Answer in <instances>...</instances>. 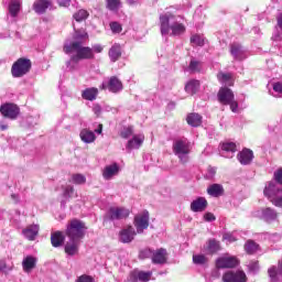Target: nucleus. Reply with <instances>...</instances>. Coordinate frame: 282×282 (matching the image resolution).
Listing matches in <instances>:
<instances>
[{"label": "nucleus", "instance_id": "f257e3e1", "mask_svg": "<svg viewBox=\"0 0 282 282\" xmlns=\"http://www.w3.org/2000/svg\"><path fill=\"white\" fill-rule=\"evenodd\" d=\"M73 39V42L63 46L64 54H73L66 63L69 72H74L76 69L74 65H78L80 61H94L96 54H102L105 50L100 44H96L93 47L85 46V43L89 41V33H87L86 29H75Z\"/></svg>", "mask_w": 282, "mask_h": 282}, {"label": "nucleus", "instance_id": "f03ea898", "mask_svg": "<svg viewBox=\"0 0 282 282\" xmlns=\"http://www.w3.org/2000/svg\"><path fill=\"white\" fill-rule=\"evenodd\" d=\"M87 224L78 218H72L66 224L65 235L69 239L66 242L64 250L69 257L78 254V248L80 247V241L85 239L87 235Z\"/></svg>", "mask_w": 282, "mask_h": 282}, {"label": "nucleus", "instance_id": "7ed1b4c3", "mask_svg": "<svg viewBox=\"0 0 282 282\" xmlns=\"http://www.w3.org/2000/svg\"><path fill=\"white\" fill-rule=\"evenodd\" d=\"M170 15H160L162 36H167V34H171V36H182V34L186 33V26L183 23L176 21L170 24Z\"/></svg>", "mask_w": 282, "mask_h": 282}, {"label": "nucleus", "instance_id": "20e7f679", "mask_svg": "<svg viewBox=\"0 0 282 282\" xmlns=\"http://www.w3.org/2000/svg\"><path fill=\"white\" fill-rule=\"evenodd\" d=\"M217 99L220 105L229 106L234 113L239 111V102L235 100V93L228 86H223L217 93Z\"/></svg>", "mask_w": 282, "mask_h": 282}, {"label": "nucleus", "instance_id": "39448f33", "mask_svg": "<svg viewBox=\"0 0 282 282\" xmlns=\"http://www.w3.org/2000/svg\"><path fill=\"white\" fill-rule=\"evenodd\" d=\"M173 153L178 155L180 162L186 164L188 162V154L191 153V141L187 138L176 139L173 142Z\"/></svg>", "mask_w": 282, "mask_h": 282}, {"label": "nucleus", "instance_id": "423d86ee", "mask_svg": "<svg viewBox=\"0 0 282 282\" xmlns=\"http://www.w3.org/2000/svg\"><path fill=\"white\" fill-rule=\"evenodd\" d=\"M263 193L273 206L282 208V188H279L273 182H269L265 185Z\"/></svg>", "mask_w": 282, "mask_h": 282}, {"label": "nucleus", "instance_id": "0eeeda50", "mask_svg": "<svg viewBox=\"0 0 282 282\" xmlns=\"http://www.w3.org/2000/svg\"><path fill=\"white\" fill-rule=\"evenodd\" d=\"M30 69H32V61H30V58L20 57L13 63L11 74L13 78H23Z\"/></svg>", "mask_w": 282, "mask_h": 282}, {"label": "nucleus", "instance_id": "6e6552de", "mask_svg": "<svg viewBox=\"0 0 282 282\" xmlns=\"http://www.w3.org/2000/svg\"><path fill=\"white\" fill-rule=\"evenodd\" d=\"M131 215V212L122 206H111L106 212V219L110 221H120L122 219H127Z\"/></svg>", "mask_w": 282, "mask_h": 282}, {"label": "nucleus", "instance_id": "1a4fd4ad", "mask_svg": "<svg viewBox=\"0 0 282 282\" xmlns=\"http://www.w3.org/2000/svg\"><path fill=\"white\" fill-rule=\"evenodd\" d=\"M240 261L236 256H230L225 253L223 257L216 259V268L217 270H230L232 268H237Z\"/></svg>", "mask_w": 282, "mask_h": 282}, {"label": "nucleus", "instance_id": "9d476101", "mask_svg": "<svg viewBox=\"0 0 282 282\" xmlns=\"http://www.w3.org/2000/svg\"><path fill=\"white\" fill-rule=\"evenodd\" d=\"M149 210L144 209L134 216L133 226L137 229L138 235H142L147 228H149Z\"/></svg>", "mask_w": 282, "mask_h": 282}, {"label": "nucleus", "instance_id": "9b49d317", "mask_svg": "<svg viewBox=\"0 0 282 282\" xmlns=\"http://www.w3.org/2000/svg\"><path fill=\"white\" fill-rule=\"evenodd\" d=\"M100 89H108L111 94H118L123 89L122 80L117 76H111L100 85Z\"/></svg>", "mask_w": 282, "mask_h": 282}, {"label": "nucleus", "instance_id": "f8f14e48", "mask_svg": "<svg viewBox=\"0 0 282 282\" xmlns=\"http://www.w3.org/2000/svg\"><path fill=\"white\" fill-rule=\"evenodd\" d=\"M0 113L9 120H17L21 113V108L17 104L7 102L0 106Z\"/></svg>", "mask_w": 282, "mask_h": 282}, {"label": "nucleus", "instance_id": "ddd939ff", "mask_svg": "<svg viewBox=\"0 0 282 282\" xmlns=\"http://www.w3.org/2000/svg\"><path fill=\"white\" fill-rule=\"evenodd\" d=\"M229 52L235 61H246L248 58V53L239 42L230 43Z\"/></svg>", "mask_w": 282, "mask_h": 282}, {"label": "nucleus", "instance_id": "4468645a", "mask_svg": "<svg viewBox=\"0 0 282 282\" xmlns=\"http://www.w3.org/2000/svg\"><path fill=\"white\" fill-rule=\"evenodd\" d=\"M224 282H247L248 278L243 271H227L223 275Z\"/></svg>", "mask_w": 282, "mask_h": 282}, {"label": "nucleus", "instance_id": "2eb2a0df", "mask_svg": "<svg viewBox=\"0 0 282 282\" xmlns=\"http://www.w3.org/2000/svg\"><path fill=\"white\" fill-rule=\"evenodd\" d=\"M204 252L210 257L217 254V252H221V242L215 238L208 239L204 246Z\"/></svg>", "mask_w": 282, "mask_h": 282}, {"label": "nucleus", "instance_id": "dca6fc26", "mask_svg": "<svg viewBox=\"0 0 282 282\" xmlns=\"http://www.w3.org/2000/svg\"><path fill=\"white\" fill-rule=\"evenodd\" d=\"M237 160L243 166H248V164H252V160H254V153L252 150L245 148L237 154Z\"/></svg>", "mask_w": 282, "mask_h": 282}, {"label": "nucleus", "instance_id": "f3484780", "mask_svg": "<svg viewBox=\"0 0 282 282\" xmlns=\"http://www.w3.org/2000/svg\"><path fill=\"white\" fill-rule=\"evenodd\" d=\"M135 229H133V226H128L123 228L119 234V239L122 243H131L133 239H135Z\"/></svg>", "mask_w": 282, "mask_h": 282}, {"label": "nucleus", "instance_id": "a211bd4d", "mask_svg": "<svg viewBox=\"0 0 282 282\" xmlns=\"http://www.w3.org/2000/svg\"><path fill=\"white\" fill-rule=\"evenodd\" d=\"M144 144V134H133L130 140H128L126 144V149L129 153L133 151V149H140Z\"/></svg>", "mask_w": 282, "mask_h": 282}, {"label": "nucleus", "instance_id": "6ab92c4d", "mask_svg": "<svg viewBox=\"0 0 282 282\" xmlns=\"http://www.w3.org/2000/svg\"><path fill=\"white\" fill-rule=\"evenodd\" d=\"M167 257L169 253L166 252V249H156L152 253V263H154L155 265H164V263H166Z\"/></svg>", "mask_w": 282, "mask_h": 282}, {"label": "nucleus", "instance_id": "aec40b11", "mask_svg": "<svg viewBox=\"0 0 282 282\" xmlns=\"http://www.w3.org/2000/svg\"><path fill=\"white\" fill-rule=\"evenodd\" d=\"M151 276H153V272L151 271H139V270H134L130 273V281L132 282H149L151 281Z\"/></svg>", "mask_w": 282, "mask_h": 282}, {"label": "nucleus", "instance_id": "412c9836", "mask_svg": "<svg viewBox=\"0 0 282 282\" xmlns=\"http://www.w3.org/2000/svg\"><path fill=\"white\" fill-rule=\"evenodd\" d=\"M118 173H120V165L118 163H112L104 167L102 177L104 180H113Z\"/></svg>", "mask_w": 282, "mask_h": 282}, {"label": "nucleus", "instance_id": "4be33fe9", "mask_svg": "<svg viewBox=\"0 0 282 282\" xmlns=\"http://www.w3.org/2000/svg\"><path fill=\"white\" fill-rule=\"evenodd\" d=\"M217 79L221 83V85L226 86V87H235V73H224V72H219L217 74Z\"/></svg>", "mask_w": 282, "mask_h": 282}, {"label": "nucleus", "instance_id": "5701e85b", "mask_svg": "<svg viewBox=\"0 0 282 282\" xmlns=\"http://www.w3.org/2000/svg\"><path fill=\"white\" fill-rule=\"evenodd\" d=\"M48 8H52V0H35L33 2V10L36 14H45Z\"/></svg>", "mask_w": 282, "mask_h": 282}, {"label": "nucleus", "instance_id": "b1692460", "mask_svg": "<svg viewBox=\"0 0 282 282\" xmlns=\"http://www.w3.org/2000/svg\"><path fill=\"white\" fill-rule=\"evenodd\" d=\"M208 208V200L205 197H197L191 203V210L193 213H204Z\"/></svg>", "mask_w": 282, "mask_h": 282}, {"label": "nucleus", "instance_id": "393cba45", "mask_svg": "<svg viewBox=\"0 0 282 282\" xmlns=\"http://www.w3.org/2000/svg\"><path fill=\"white\" fill-rule=\"evenodd\" d=\"M65 231H61V230H57V231H53L51 234V243L53 246V248H61L63 246H65Z\"/></svg>", "mask_w": 282, "mask_h": 282}, {"label": "nucleus", "instance_id": "a878e982", "mask_svg": "<svg viewBox=\"0 0 282 282\" xmlns=\"http://www.w3.org/2000/svg\"><path fill=\"white\" fill-rule=\"evenodd\" d=\"M37 261L39 259H36V257L26 256L22 261L23 272H26V274H30V272H32V270L36 268Z\"/></svg>", "mask_w": 282, "mask_h": 282}, {"label": "nucleus", "instance_id": "bb28decb", "mask_svg": "<svg viewBox=\"0 0 282 282\" xmlns=\"http://www.w3.org/2000/svg\"><path fill=\"white\" fill-rule=\"evenodd\" d=\"M39 225H29L22 230V235H24L29 241H34L36 237H39Z\"/></svg>", "mask_w": 282, "mask_h": 282}, {"label": "nucleus", "instance_id": "cd10ccee", "mask_svg": "<svg viewBox=\"0 0 282 282\" xmlns=\"http://www.w3.org/2000/svg\"><path fill=\"white\" fill-rule=\"evenodd\" d=\"M199 87H202V83L199 79H189L185 84V91L186 94H189V96H195L199 91Z\"/></svg>", "mask_w": 282, "mask_h": 282}, {"label": "nucleus", "instance_id": "c85d7f7f", "mask_svg": "<svg viewBox=\"0 0 282 282\" xmlns=\"http://www.w3.org/2000/svg\"><path fill=\"white\" fill-rule=\"evenodd\" d=\"M226 191L224 189V185L214 183L207 187V194L210 197H224Z\"/></svg>", "mask_w": 282, "mask_h": 282}, {"label": "nucleus", "instance_id": "c756f323", "mask_svg": "<svg viewBox=\"0 0 282 282\" xmlns=\"http://www.w3.org/2000/svg\"><path fill=\"white\" fill-rule=\"evenodd\" d=\"M8 12L12 19H17L21 12V0H10Z\"/></svg>", "mask_w": 282, "mask_h": 282}, {"label": "nucleus", "instance_id": "7c9ffc66", "mask_svg": "<svg viewBox=\"0 0 282 282\" xmlns=\"http://www.w3.org/2000/svg\"><path fill=\"white\" fill-rule=\"evenodd\" d=\"M186 122L189 127H202L203 117L197 112H189L186 116Z\"/></svg>", "mask_w": 282, "mask_h": 282}, {"label": "nucleus", "instance_id": "2f4dec72", "mask_svg": "<svg viewBox=\"0 0 282 282\" xmlns=\"http://www.w3.org/2000/svg\"><path fill=\"white\" fill-rule=\"evenodd\" d=\"M99 90L96 87H89L82 91V98L83 100H89L90 102H94L96 98H98Z\"/></svg>", "mask_w": 282, "mask_h": 282}, {"label": "nucleus", "instance_id": "473e14b6", "mask_svg": "<svg viewBox=\"0 0 282 282\" xmlns=\"http://www.w3.org/2000/svg\"><path fill=\"white\" fill-rule=\"evenodd\" d=\"M109 58L112 63H116V61H119L120 57L122 56V46L118 43L113 44L109 52Z\"/></svg>", "mask_w": 282, "mask_h": 282}, {"label": "nucleus", "instance_id": "72a5a7b5", "mask_svg": "<svg viewBox=\"0 0 282 282\" xmlns=\"http://www.w3.org/2000/svg\"><path fill=\"white\" fill-rule=\"evenodd\" d=\"M79 138L86 144H91V142H96V133L89 129H83L79 133Z\"/></svg>", "mask_w": 282, "mask_h": 282}, {"label": "nucleus", "instance_id": "f704fd0d", "mask_svg": "<svg viewBox=\"0 0 282 282\" xmlns=\"http://www.w3.org/2000/svg\"><path fill=\"white\" fill-rule=\"evenodd\" d=\"M276 217L278 215L274 209L270 207H265L261 209V218L264 219V221H274Z\"/></svg>", "mask_w": 282, "mask_h": 282}, {"label": "nucleus", "instance_id": "c9c22d12", "mask_svg": "<svg viewBox=\"0 0 282 282\" xmlns=\"http://www.w3.org/2000/svg\"><path fill=\"white\" fill-rule=\"evenodd\" d=\"M73 19L77 23H83V21H87L89 19V11H87V9H79L73 14Z\"/></svg>", "mask_w": 282, "mask_h": 282}, {"label": "nucleus", "instance_id": "e433bc0d", "mask_svg": "<svg viewBox=\"0 0 282 282\" xmlns=\"http://www.w3.org/2000/svg\"><path fill=\"white\" fill-rule=\"evenodd\" d=\"M188 69L192 72V74H199V72L204 69V62L192 58L188 65Z\"/></svg>", "mask_w": 282, "mask_h": 282}, {"label": "nucleus", "instance_id": "4c0bfd02", "mask_svg": "<svg viewBox=\"0 0 282 282\" xmlns=\"http://www.w3.org/2000/svg\"><path fill=\"white\" fill-rule=\"evenodd\" d=\"M133 126L129 124V126H123L120 131H119V135L120 138H122L123 140H129V138H132L133 135Z\"/></svg>", "mask_w": 282, "mask_h": 282}, {"label": "nucleus", "instance_id": "58836bf2", "mask_svg": "<svg viewBox=\"0 0 282 282\" xmlns=\"http://www.w3.org/2000/svg\"><path fill=\"white\" fill-rule=\"evenodd\" d=\"M106 8L110 10V12H118L122 8L121 0H107Z\"/></svg>", "mask_w": 282, "mask_h": 282}, {"label": "nucleus", "instance_id": "ea45409f", "mask_svg": "<svg viewBox=\"0 0 282 282\" xmlns=\"http://www.w3.org/2000/svg\"><path fill=\"white\" fill-rule=\"evenodd\" d=\"M245 250L247 254H256V252H259V243L254 242V240H248L245 243Z\"/></svg>", "mask_w": 282, "mask_h": 282}, {"label": "nucleus", "instance_id": "a19ab883", "mask_svg": "<svg viewBox=\"0 0 282 282\" xmlns=\"http://www.w3.org/2000/svg\"><path fill=\"white\" fill-rule=\"evenodd\" d=\"M221 151H226L227 153H236L237 152V143L235 142H223L220 143Z\"/></svg>", "mask_w": 282, "mask_h": 282}, {"label": "nucleus", "instance_id": "79ce46f5", "mask_svg": "<svg viewBox=\"0 0 282 282\" xmlns=\"http://www.w3.org/2000/svg\"><path fill=\"white\" fill-rule=\"evenodd\" d=\"M191 43L193 47H204V36L199 34H194L191 36Z\"/></svg>", "mask_w": 282, "mask_h": 282}, {"label": "nucleus", "instance_id": "37998d69", "mask_svg": "<svg viewBox=\"0 0 282 282\" xmlns=\"http://www.w3.org/2000/svg\"><path fill=\"white\" fill-rule=\"evenodd\" d=\"M139 259H153V250L151 248H144L139 252Z\"/></svg>", "mask_w": 282, "mask_h": 282}, {"label": "nucleus", "instance_id": "c03bdc74", "mask_svg": "<svg viewBox=\"0 0 282 282\" xmlns=\"http://www.w3.org/2000/svg\"><path fill=\"white\" fill-rule=\"evenodd\" d=\"M193 261L196 265H204V263H208V258L204 254H195L193 256Z\"/></svg>", "mask_w": 282, "mask_h": 282}, {"label": "nucleus", "instance_id": "a18cd8bd", "mask_svg": "<svg viewBox=\"0 0 282 282\" xmlns=\"http://www.w3.org/2000/svg\"><path fill=\"white\" fill-rule=\"evenodd\" d=\"M72 181H73L75 184H77V185L86 184L87 177H85V175H83V174H73V175H72Z\"/></svg>", "mask_w": 282, "mask_h": 282}, {"label": "nucleus", "instance_id": "49530a36", "mask_svg": "<svg viewBox=\"0 0 282 282\" xmlns=\"http://www.w3.org/2000/svg\"><path fill=\"white\" fill-rule=\"evenodd\" d=\"M63 188V197H65L66 199H69V197H72V195H74V186L72 185H66Z\"/></svg>", "mask_w": 282, "mask_h": 282}, {"label": "nucleus", "instance_id": "de8ad7c7", "mask_svg": "<svg viewBox=\"0 0 282 282\" xmlns=\"http://www.w3.org/2000/svg\"><path fill=\"white\" fill-rule=\"evenodd\" d=\"M110 30L113 34H120L122 32V24L119 22H110Z\"/></svg>", "mask_w": 282, "mask_h": 282}, {"label": "nucleus", "instance_id": "09e8293b", "mask_svg": "<svg viewBox=\"0 0 282 282\" xmlns=\"http://www.w3.org/2000/svg\"><path fill=\"white\" fill-rule=\"evenodd\" d=\"M75 282H96V280L91 275L83 274V275L78 276L75 280Z\"/></svg>", "mask_w": 282, "mask_h": 282}, {"label": "nucleus", "instance_id": "8fccbe9b", "mask_svg": "<svg viewBox=\"0 0 282 282\" xmlns=\"http://www.w3.org/2000/svg\"><path fill=\"white\" fill-rule=\"evenodd\" d=\"M274 180L278 184H282V167L274 172Z\"/></svg>", "mask_w": 282, "mask_h": 282}, {"label": "nucleus", "instance_id": "3c124183", "mask_svg": "<svg viewBox=\"0 0 282 282\" xmlns=\"http://www.w3.org/2000/svg\"><path fill=\"white\" fill-rule=\"evenodd\" d=\"M273 91L282 95V82L273 83Z\"/></svg>", "mask_w": 282, "mask_h": 282}, {"label": "nucleus", "instance_id": "603ef678", "mask_svg": "<svg viewBox=\"0 0 282 282\" xmlns=\"http://www.w3.org/2000/svg\"><path fill=\"white\" fill-rule=\"evenodd\" d=\"M93 111L97 116V118L102 113V107L100 105L96 104L93 106Z\"/></svg>", "mask_w": 282, "mask_h": 282}, {"label": "nucleus", "instance_id": "864d4df0", "mask_svg": "<svg viewBox=\"0 0 282 282\" xmlns=\"http://www.w3.org/2000/svg\"><path fill=\"white\" fill-rule=\"evenodd\" d=\"M215 219H217V218L215 217V214H213V213H206L204 215V220L205 221H215Z\"/></svg>", "mask_w": 282, "mask_h": 282}, {"label": "nucleus", "instance_id": "5fc2aeb1", "mask_svg": "<svg viewBox=\"0 0 282 282\" xmlns=\"http://www.w3.org/2000/svg\"><path fill=\"white\" fill-rule=\"evenodd\" d=\"M223 239L225 241H230V242L237 241V239L231 234H224Z\"/></svg>", "mask_w": 282, "mask_h": 282}, {"label": "nucleus", "instance_id": "6e6d98bb", "mask_svg": "<svg viewBox=\"0 0 282 282\" xmlns=\"http://www.w3.org/2000/svg\"><path fill=\"white\" fill-rule=\"evenodd\" d=\"M69 3H72V0H59L58 6L62 8H68Z\"/></svg>", "mask_w": 282, "mask_h": 282}, {"label": "nucleus", "instance_id": "4d7b16f0", "mask_svg": "<svg viewBox=\"0 0 282 282\" xmlns=\"http://www.w3.org/2000/svg\"><path fill=\"white\" fill-rule=\"evenodd\" d=\"M8 270V263L6 260H0V272H6Z\"/></svg>", "mask_w": 282, "mask_h": 282}, {"label": "nucleus", "instance_id": "13d9d810", "mask_svg": "<svg viewBox=\"0 0 282 282\" xmlns=\"http://www.w3.org/2000/svg\"><path fill=\"white\" fill-rule=\"evenodd\" d=\"M278 21V28H280V30H282V13H280L276 18Z\"/></svg>", "mask_w": 282, "mask_h": 282}, {"label": "nucleus", "instance_id": "bf43d9fd", "mask_svg": "<svg viewBox=\"0 0 282 282\" xmlns=\"http://www.w3.org/2000/svg\"><path fill=\"white\" fill-rule=\"evenodd\" d=\"M95 133H97L98 135H100L102 133V123H99L97 126V129H95Z\"/></svg>", "mask_w": 282, "mask_h": 282}, {"label": "nucleus", "instance_id": "052dcab7", "mask_svg": "<svg viewBox=\"0 0 282 282\" xmlns=\"http://www.w3.org/2000/svg\"><path fill=\"white\" fill-rule=\"evenodd\" d=\"M6 129H8V126H1L2 131H6Z\"/></svg>", "mask_w": 282, "mask_h": 282}]
</instances>
